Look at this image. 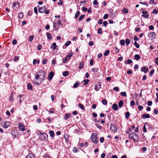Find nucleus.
<instances>
[{"label": "nucleus", "instance_id": "58836bf2", "mask_svg": "<svg viewBox=\"0 0 158 158\" xmlns=\"http://www.w3.org/2000/svg\"><path fill=\"white\" fill-rule=\"evenodd\" d=\"M78 106L82 110H83L84 109L83 105L81 103L79 104Z\"/></svg>", "mask_w": 158, "mask_h": 158}, {"label": "nucleus", "instance_id": "5fc2aeb1", "mask_svg": "<svg viewBox=\"0 0 158 158\" xmlns=\"http://www.w3.org/2000/svg\"><path fill=\"white\" fill-rule=\"evenodd\" d=\"M135 104V101L133 100H132L130 102V105L131 106H133Z\"/></svg>", "mask_w": 158, "mask_h": 158}, {"label": "nucleus", "instance_id": "e433bc0d", "mask_svg": "<svg viewBox=\"0 0 158 158\" xmlns=\"http://www.w3.org/2000/svg\"><path fill=\"white\" fill-rule=\"evenodd\" d=\"M71 43V42L70 41H67L64 44V45L66 47L68 46Z\"/></svg>", "mask_w": 158, "mask_h": 158}, {"label": "nucleus", "instance_id": "f8f14e48", "mask_svg": "<svg viewBox=\"0 0 158 158\" xmlns=\"http://www.w3.org/2000/svg\"><path fill=\"white\" fill-rule=\"evenodd\" d=\"M112 108L115 111H117L118 110V107L117 104L114 103L112 106Z\"/></svg>", "mask_w": 158, "mask_h": 158}, {"label": "nucleus", "instance_id": "13d9d810", "mask_svg": "<svg viewBox=\"0 0 158 158\" xmlns=\"http://www.w3.org/2000/svg\"><path fill=\"white\" fill-rule=\"evenodd\" d=\"M138 108L139 110L140 111L143 109V107L141 106H138Z\"/></svg>", "mask_w": 158, "mask_h": 158}, {"label": "nucleus", "instance_id": "f257e3e1", "mask_svg": "<svg viewBox=\"0 0 158 158\" xmlns=\"http://www.w3.org/2000/svg\"><path fill=\"white\" fill-rule=\"evenodd\" d=\"M45 72L42 70H40L37 73L35 79L43 81L45 78Z\"/></svg>", "mask_w": 158, "mask_h": 158}, {"label": "nucleus", "instance_id": "72a5a7b5", "mask_svg": "<svg viewBox=\"0 0 158 158\" xmlns=\"http://www.w3.org/2000/svg\"><path fill=\"white\" fill-rule=\"evenodd\" d=\"M125 118H128L130 116V113L129 112H127L125 114Z\"/></svg>", "mask_w": 158, "mask_h": 158}, {"label": "nucleus", "instance_id": "bb28decb", "mask_svg": "<svg viewBox=\"0 0 158 158\" xmlns=\"http://www.w3.org/2000/svg\"><path fill=\"white\" fill-rule=\"evenodd\" d=\"M34 38V36L33 35H31L28 38L29 41L30 42H31L33 40Z\"/></svg>", "mask_w": 158, "mask_h": 158}, {"label": "nucleus", "instance_id": "680f3d73", "mask_svg": "<svg viewBox=\"0 0 158 158\" xmlns=\"http://www.w3.org/2000/svg\"><path fill=\"white\" fill-rule=\"evenodd\" d=\"M98 2L97 0H94L93 2V4L94 5H98Z\"/></svg>", "mask_w": 158, "mask_h": 158}, {"label": "nucleus", "instance_id": "412c9836", "mask_svg": "<svg viewBox=\"0 0 158 158\" xmlns=\"http://www.w3.org/2000/svg\"><path fill=\"white\" fill-rule=\"evenodd\" d=\"M50 135L51 137H53L54 136V133L53 131H49Z\"/></svg>", "mask_w": 158, "mask_h": 158}, {"label": "nucleus", "instance_id": "0e129e2a", "mask_svg": "<svg viewBox=\"0 0 158 158\" xmlns=\"http://www.w3.org/2000/svg\"><path fill=\"white\" fill-rule=\"evenodd\" d=\"M19 59V57L17 56H16L15 57V58L14 59V60L15 61H16L17 60H18Z\"/></svg>", "mask_w": 158, "mask_h": 158}, {"label": "nucleus", "instance_id": "338daca9", "mask_svg": "<svg viewBox=\"0 0 158 158\" xmlns=\"http://www.w3.org/2000/svg\"><path fill=\"white\" fill-rule=\"evenodd\" d=\"M105 156L106 154L105 153H103L101 155V157L102 158H105Z\"/></svg>", "mask_w": 158, "mask_h": 158}, {"label": "nucleus", "instance_id": "9d476101", "mask_svg": "<svg viewBox=\"0 0 158 158\" xmlns=\"http://www.w3.org/2000/svg\"><path fill=\"white\" fill-rule=\"evenodd\" d=\"M156 34L154 32H152L150 34L149 38L151 40H152L155 38Z\"/></svg>", "mask_w": 158, "mask_h": 158}, {"label": "nucleus", "instance_id": "052dcab7", "mask_svg": "<svg viewBox=\"0 0 158 158\" xmlns=\"http://www.w3.org/2000/svg\"><path fill=\"white\" fill-rule=\"evenodd\" d=\"M104 138L103 137H101L100 138V142L102 143L103 142L104 140Z\"/></svg>", "mask_w": 158, "mask_h": 158}, {"label": "nucleus", "instance_id": "a19ab883", "mask_svg": "<svg viewBox=\"0 0 158 158\" xmlns=\"http://www.w3.org/2000/svg\"><path fill=\"white\" fill-rule=\"evenodd\" d=\"M158 12V10H156V9H154L153 10V11L152 12V13L153 14H157Z\"/></svg>", "mask_w": 158, "mask_h": 158}, {"label": "nucleus", "instance_id": "69168bd1", "mask_svg": "<svg viewBox=\"0 0 158 158\" xmlns=\"http://www.w3.org/2000/svg\"><path fill=\"white\" fill-rule=\"evenodd\" d=\"M154 113L156 114H158V110L156 109H154Z\"/></svg>", "mask_w": 158, "mask_h": 158}, {"label": "nucleus", "instance_id": "8fccbe9b", "mask_svg": "<svg viewBox=\"0 0 158 158\" xmlns=\"http://www.w3.org/2000/svg\"><path fill=\"white\" fill-rule=\"evenodd\" d=\"M98 70V69L97 68H93L92 69V71L94 72H97Z\"/></svg>", "mask_w": 158, "mask_h": 158}, {"label": "nucleus", "instance_id": "7ed1b4c3", "mask_svg": "<svg viewBox=\"0 0 158 158\" xmlns=\"http://www.w3.org/2000/svg\"><path fill=\"white\" fill-rule=\"evenodd\" d=\"M91 139L92 141L95 143H98L97 135L96 133L92 134L91 136Z\"/></svg>", "mask_w": 158, "mask_h": 158}, {"label": "nucleus", "instance_id": "4be33fe9", "mask_svg": "<svg viewBox=\"0 0 158 158\" xmlns=\"http://www.w3.org/2000/svg\"><path fill=\"white\" fill-rule=\"evenodd\" d=\"M71 115L69 114H66L65 115L64 118L65 119H67L69 118H70L71 117Z\"/></svg>", "mask_w": 158, "mask_h": 158}, {"label": "nucleus", "instance_id": "e2e57ef3", "mask_svg": "<svg viewBox=\"0 0 158 158\" xmlns=\"http://www.w3.org/2000/svg\"><path fill=\"white\" fill-rule=\"evenodd\" d=\"M103 22V20L102 19H100L98 21V23L99 24H101Z\"/></svg>", "mask_w": 158, "mask_h": 158}, {"label": "nucleus", "instance_id": "aec40b11", "mask_svg": "<svg viewBox=\"0 0 158 158\" xmlns=\"http://www.w3.org/2000/svg\"><path fill=\"white\" fill-rule=\"evenodd\" d=\"M123 100H121L118 103V106L120 108H121L123 106Z\"/></svg>", "mask_w": 158, "mask_h": 158}, {"label": "nucleus", "instance_id": "a18cd8bd", "mask_svg": "<svg viewBox=\"0 0 158 158\" xmlns=\"http://www.w3.org/2000/svg\"><path fill=\"white\" fill-rule=\"evenodd\" d=\"M154 69H152L150 72L149 74L150 76H152L153 75V74L154 73Z\"/></svg>", "mask_w": 158, "mask_h": 158}, {"label": "nucleus", "instance_id": "3c124183", "mask_svg": "<svg viewBox=\"0 0 158 158\" xmlns=\"http://www.w3.org/2000/svg\"><path fill=\"white\" fill-rule=\"evenodd\" d=\"M12 43L13 44L15 45L17 43V41L16 40H13L12 41Z\"/></svg>", "mask_w": 158, "mask_h": 158}, {"label": "nucleus", "instance_id": "6e6552de", "mask_svg": "<svg viewBox=\"0 0 158 158\" xmlns=\"http://www.w3.org/2000/svg\"><path fill=\"white\" fill-rule=\"evenodd\" d=\"M54 76V73L52 72H50L48 76V79L49 81H51Z\"/></svg>", "mask_w": 158, "mask_h": 158}, {"label": "nucleus", "instance_id": "864d4df0", "mask_svg": "<svg viewBox=\"0 0 158 158\" xmlns=\"http://www.w3.org/2000/svg\"><path fill=\"white\" fill-rule=\"evenodd\" d=\"M100 87H99V86H98V85H96L95 86V89L96 91H97L98 90V89H100Z\"/></svg>", "mask_w": 158, "mask_h": 158}, {"label": "nucleus", "instance_id": "6e6d98bb", "mask_svg": "<svg viewBox=\"0 0 158 158\" xmlns=\"http://www.w3.org/2000/svg\"><path fill=\"white\" fill-rule=\"evenodd\" d=\"M115 53H118L119 51V49L118 48L116 47H115Z\"/></svg>", "mask_w": 158, "mask_h": 158}, {"label": "nucleus", "instance_id": "2f4dec72", "mask_svg": "<svg viewBox=\"0 0 158 158\" xmlns=\"http://www.w3.org/2000/svg\"><path fill=\"white\" fill-rule=\"evenodd\" d=\"M85 15H81L79 17V18L78 19V20L79 21L83 19V18L85 17Z\"/></svg>", "mask_w": 158, "mask_h": 158}, {"label": "nucleus", "instance_id": "f03ea898", "mask_svg": "<svg viewBox=\"0 0 158 158\" xmlns=\"http://www.w3.org/2000/svg\"><path fill=\"white\" fill-rule=\"evenodd\" d=\"M129 138H131L134 141H138L139 140V137L138 135L135 132L131 133L129 136Z\"/></svg>", "mask_w": 158, "mask_h": 158}, {"label": "nucleus", "instance_id": "20e7f679", "mask_svg": "<svg viewBox=\"0 0 158 158\" xmlns=\"http://www.w3.org/2000/svg\"><path fill=\"white\" fill-rule=\"evenodd\" d=\"M39 134L40 135V138L42 140H44L48 138V136L46 133H43L40 132L39 133Z\"/></svg>", "mask_w": 158, "mask_h": 158}, {"label": "nucleus", "instance_id": "79ce46f5", "mask_svg": "<svg viewBox=\"0 0 158 158\" xmlns=\"http://www.w3.org/2000/svg\"><path fill=\"white\" fill-rule=\"evenodd\" d=\"M134 45L137 48H139V45L136 42V41H135V42Z\"/></svg>", "mask_w": 158, "mask_h": 158}, {"label": "nucleus", "instance_id": "603ef678", "mask_svg": "<svg viewBox=\"0 0 158 158\" xmlns=\"http://www.w3.org/2000/svg\"><path fill=\"white\" fill-rule=\"evenodd\" d=\"M108 14H105L103 16V19H106L108 17Z\"/></svg>", "mask_w": 158, "mask_h": 158}, {"label": "nucleus", "instance_id": "37998d69", "mask_svg": "<svg viewBox=\"0 0 158 158\" xmlns=\"http://www.w3.org/2000/svg\"><path fill=\"white\" fill-rule=\"evenodd\" d=\"M79 85V83L77 82L75 83L73 85V88H76L78 87Z\"/></svg>", "mask_w": 158, "mask_h": 158}, {"label": "nucleus", "instance_id": "4468645a", "mask_svg": "<svg viewBox=\"0 0 158 158\" xmlns=\"http://www.w3.org/2000/svg\"><path fill=\"white\" fill-rule=\"evenodd\" d=\"M10 122H6L4 123V127L5 128H7L10 126Z\"/></svg>", "mask_w": 158, "mask_h": 158}, {"label": "nucleus", "instance_id": "39448f33", "mask_svg": "<svg viewBox=\"0 0 158 158\" xmlns=\"http://www.w3.org/2000/svg\"><path fill=\"white\" fill-rule=\"evenodd\" d=\"M110 130L116 133L117 131V128L115 127L114 125L111 124L110 126Z\"/></svg>", "mask_w": 158, "mask_h": 158}, {"label": "nucleus", "instance_id": "b1692460", "mask_svg": "<svg viewBox=\"0 0 158 158\" xmlns=\"http://www.w3.org/2000/svg\"><path fill=\"white\" fill-rule=\"evenodd\" d=\"M13 97V93H12L10 97L9 100L10 101L12 102L14 101Z\"/></svg>", "mask_w": 158, "mask_h": 158}, {"label": "nucleus", "instance_id": "6ab92c4d", "mask_svg": "<svg viewBox=\"0 0 158 158\" xmlns=\"http://www.w3.org/2000/svg\"><path fill=\"white\" fill-rule=\"evenodd\" d=\"M84 65V63L83 61H81L80 62L79 64V69H82Z\"/></svg>", "mask_w": 158, "mask_h": 158}, {"label": "nucleus", "instance_id": "4c0bfd02", "mask_svg": "<svg viewBox=\"0 0 158 158\" xmlns=\"http://www.w3.org/2000/svg\"><path fill=\"white\" fill-rule=\"evenodd\" d=\"M102 103L104 105H106L107 104V101L106 99H103L102 101Z\"/></svg>", "mask_w": 158, "mask_h": 158}, {"label": "nucleus", "instance_id": "7c9ffc66", "mask_svg": "<svg viewBox=\"0 0 158 158\" xmlns=\"http://www.w3.org/2000/svg\"><path fill=\"white\" fill-rule=\"evenodd\" d=\"M110 53V51L109 50H106L105 52L104 53V55L105 56H107L109 53Z\"/></svg>", "mask_w": 158, "mask_h": 158}, {"label": "nucleus", "instance_id": "393cba45", "mask_svg": "<svg viewBox=\"0 0 158 158\" xmlns=\"http://www.w3.org/2000/svg\"><path fill=\"white\" fill-rule=\"evenodd\" d=\"M27 88L28 89L30 90H32L33 87L32 85L30 83H28L27 84Z\"/></svg>", "mask_w": 158, "mask_h": 158}, {"label": "nucleus", "instance_id": "c756f323", "mask_svg": "<svg viewBox=\"0 0 158 158\" xmlns=\"http://www.w3.org/2000/svg\"><path fill=\"white\" fill-rule=\"evenodd\" d=\"M89 81V80L88 79H85L84 80V83L83 84L84 85H86L88 84Z\"/></svg>", "mask_w": 158, "mask_h": 158}, {"label": "nucleus", "instance_id": "f704fd0d", "mask_svg": "<svg viewBox=\"0 0 158 158\" xmlns=\"http://www.w3.org/2000/svg\"><path fill=\"white\" fill-rule=\"evenodd\" d=\"M130 41L129 40L128 38L126 39V44L127 46H128L129 45V44H130Z\"/></svg>", "mask_w": 158, "mask_h": 158}, {"label": "nucleus", "instance_id": "9b49d317", "mask_svg": "<svg viewBox=\"0 0 158 158\" xmlns=\"http://www.w3.org/2000/svg\"><path fill=\"white\" fill-rule=\"evenodd\" d=\"M142 13L143 14L142 16L144 18H147L149 17V15H147L148 13L147 11H143L142 12Z\"/></svg>", "mask_w": 158, "mask_h": 158}, {"label": "nucleus", "instance_id": "a878e982", "mask_svg": "<svg viewBox=\"0 0 158 158\" xmlns=\"http://www.w3.org/2000/svg\"><path fill=\"white\" fill-rule=\"evenodd\" d=\"M80 12L79 11H77L75 15V19L77 18L80 15Z\"/></svg>", "mask_w": 158, "mask_h": 158}, {"label": "nucleus", "instance_id": "c03bdc74", "mask_svg": "<svg viewBox=\"0 0 158 158\" xmlns=\"http://www.w3.org/2000/svg\"><path fill=\"white\" fill-rule=\"evenodd\" d=\"M47 61L48 60L47 59H44L42 60V63L43 64H45L47 63Z\"/></svg>", "mask_w": 158, "mask_h": 158}, {"label": "nucleus", "instance_id": "09e8293b", "mask_svg": "<svg viewBox=\"0 0 158 158\" xmlns=\"http://www.w3.org/2000/svg\"><path fill=\"white\" fill-rule=\"evenodd\" d=\"M42 49V46L41 45L39 44L37 46V49L38 50H40Z\"/></svg>", "mask_w": 158, "mask_h": 158}, {"label": "nucleus", "instance_id": "c85d7f7f", "mask_svg": "<svg viewBox=\"0 0 158 158\" xmlns=\"http://www.w3.org/2000/svg\"><path fill=\"white\" fill-rule=\"evenodd\" d=\"M69 73L67 71H65L63 73V75L65 77L68 75Z\"/></svg>", "mask_w": 158, "mask_h": 158}, {"label": "nucleus", "instance_id": "ea45409f", "mask_svg": "<svg viewBox=\"0 0 158 158\" xmlns=\"http://www.w3.org/2000/svg\"><path fill=\"white\" fill-rule=\"evenodd\" d=\"M18 16L20 18H22L23 17V15L22 13H19L18 15Z\"/></svg>", "mask_w": 158, "mask_h": 158}, {"label": "nucleus", "instance_id": "cd10ccee", "mask_svg": "<svg viewBox=\"0 0 158 158\" xmlns=\"http://www.w3.org/2000/svg\"><path fill=\"white\" fill-rule=\"evenodd\" d=\"M120 94L123 97H127V96L126 93L124 92H121Z\"/></svg>", "mask_w": 158, "mask_h": 158}, {"label": "nucleus", "instance_id": "774afa93", "mask_svg": "<svg viewBox=\"0 0 158 158\" xmlns=\"http://www.w3.org/2000/svg\"><path fill=\"white\" fill-rule=\"evenodd\" d=\"M155 62L158 65V57H157L155 59Z\"/></svg>", "mask_w": 158, "mask_h": 158}, {"label": "nucleus", "instance_id": "423d86ee", "mask_svg": "<svg viewBox=\"0 0 158 158\" xmlns=\"http://www.w3.org/2000/svg\"><path fill=\"white\" fill-rule=\"evenodd\" d=\"M38 7H39V12L40 13H44L46 10V7L45 6L40 7L39 6H38Z\"/></svg>", "mask_w": 158, "mask_h": 158}, {"label": "nucleus", "instance_id": "49530a36", "mask_svg": "<svg viewBox=\"0 0 158 158\" xmlns=\"http://www.w3.org/2000/svg\"><path fill=\"white\" fill-rule=\"evenodd\" d=\"M123 13H127L128 12V11L127 9L125 8L123 10Z\"/></svg>", "mask_w": 158, "mask_h": 158}, {"label": "nucleus", "instance_id": "bf43d9fd", "mask_svg": "<svg viewBox=\"0 0 158 158\" xmlns=\"http://www.w3.org/2000/svg\"><path fill=\"white\" fill-rule=\"evenodd\" d=\"M98 32L99 34H101L102 33V30L101 28H99L98 29Z\"/></svg>", "mask_w": 158, "mask_h": 158}, {"label": "nucleus", "instance_id": "c9c22d12", "mask_svg": "<svg viewBox=\"0 0 158 158\" xmlns=\"http://www.w3.org/2000/svg\"><path fill=\"white\" fill-rule=\"evenodd\" d=\"M68 57H67L66 56L64 58V59L63 60V63H65L66 62H67L68 60L69 59V58H68Z\"/></svg>", "mask_w": 158, "mask_h": 158}, {"label": "nucleus", "instance_id": "dca6fc26", "mask_svg": "<svg viewBox=\"0 0 158 158\" xmlns=\"http://www.w3.org/2000/svg\"><path fill=\"white\" fill-rule=\"evenodd\" d=\"M56 44L55 43H53L52 45L50 47V48H52L54 50H55L56 48Z\"/></svg>", "mask_w": 158, "mask_h": 158}, {"label": "nucleus", "instance_id": "4d7b16f0", "mask_svg": "<svg viewBox=\"0 0 158 158\" xmlns=\"http://www.w3.org/2000/svg\"><path fill=\"white\" fill-rule=\"evenodd\" d=\"M143 131L144 132H146L147 131V129L145 127V125H144L143 127Z\"/></svg>", "mask_w": 158, "mask_h": 158}, {"label": "nucleus", "instance_id": "5701e85b", "mask_svg": "<svg viewBox=\"0 0 158 158\" xmlns=\"http://www.w3.org/2000/svg\"><path fill=\"white\" fill-rule=\"evenodd\" d=\"M135 59L137 60H138L140 59V56L138 54H136L134 56Z\"/></svg>", "mask_w": 158, "mask_h": 158}, {"label": "nucleus", "instance_id": "473e14b6", "mask_svg": "<svg viewBox=\"0 0 158 158\" xmlns=\"http://www.w3.org/2000/svg\"><path fill=\"white\" fill-rule=\"evenodd\" d=\"M120 44L122 45H124L125 44V40H121L120 41Z\"/></svg>", "mask_w": 158, "mask_h": 158}, {"label": "nucleus", "instance_id": "f3484780", "mask_svg": "<svg viewBox=\"0 0 158 158\" xmlns=\"http://www.w3.org/2000/svg\"><path fill=\"white\" fill-rule=\"evenodd\" d=\"M46 35L47 36V38L49 40H51L52 39V36H51V34L48 32H47L46 33Z\"/></svg>", "mask_w": 158, "mask_h": 158}, {"label": "nucleus", "instance_id": "2eb2a0df", "mask_svg": "<svg viewBox=\"0 0 158 158\" xmlns=\"http://www.w3.org/2000/svg\"><path fill=\"white\" fill-rule=\"evenodd\" d=\"M142 117L143 119L149 118H150V116L149 114H144L142 115Z\"/></svg>", "mask_w": 158, "mask_h": 158}, {"label": "nucleus", "instance_id": "0eeeda50", "mask_svg": "<svg viewBox=\"0 0 158 158\" xmlns=\"http://www.w3.org/2000/svg\"><path fill=\"white\" fill-rule=\"evenodd\" d=\"M18 127L19 130L23 131L25 130V126L21 123L19 124Z\"/></svg>", "mask_w": 158, "mask_h": 158}, {"label": "nucleus", "instance_id": "a211bd4d", "mask_svg": "<svg viewBox=\"0 0 158 158\" xmlns=\"http://www.w3.org/2000/svg\"><path fill=\"white\" fill-rule=\"evenodd\" d=\"M26 158H34V155L33 153H29L27 156Z\"/></svg>", "mask_w": 158, "mask_h": 158}, {"label": "nucleus", "instance_id": "de8ad7c7", "mask_svg": "<svg viewBox=\"0 0 158 158\" xmlns=\"http://www.w3.org/2000/svg\"><path fill=\"white\" fill-rule=\"evenodd\" d=\"M147 104L148 106H151L152 104V102L151 101H148Z\"/></svg>", "mask_w": 158, "mask_h": 158}, {"label": "nucleus", "instance_id": "ddd939ff", "mask_svg": "<svg viewBox=\"0 0 158 158\" xmlns=\"http://www.w3.org/2000/svg\"><path fill=\"white\" fill-rule=\"evenodd\" d=\"M13 8L16 7L15 9H16V8H18V7H19V4L18 2H15L13 3Z\"/></svg>", "mask_w": 158, "mask_h": 158}, {"label": "nucleus", "instance_id": "1a4fd4ad", "mask_svg": "<svg viewBox=\"0 0 158 158\" xmlns=\"http://www.w3.org/2000/svg\"><path fill=\"white\" fill-rule=\"evenodd\" d=\"M148 69L146 68V66H143L141 69V71L142 72H144L145 73H147L148 71Z\"/></svg>", "mask_w": 158, "mask_h": 158}]
</instances>
